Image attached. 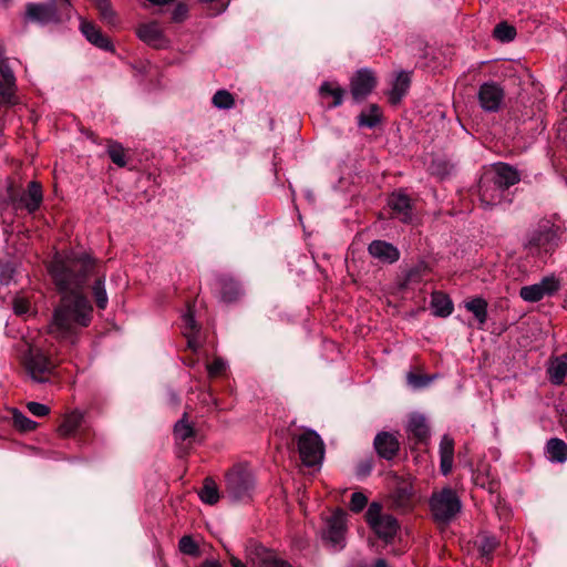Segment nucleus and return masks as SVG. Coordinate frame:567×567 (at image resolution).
I'll return each instance as SVG.
<instances>
[{"label": "nucleus", "instance_id": "33", "mask_svg": "<svg viewBox=\"0 0 567 567\" xmlns=\"http://www.w3.org/2000/svg\"><path fill=\"white\" fill-rule=\"evenodd\" d=\"M198 496L205 504L214 505L219 501V492L216 483L207 477L204 481V485L198 492Z\"/></svg>", "mask_w": 567, "mask_h": 567}, {"label": "nucleus", "instance_id": "60", "mask_svg": "<svg viewBox=\"0 0 567 567\" xmlns=\"http://www.w3.org/2000/svg\"><path fill=\"white\" fill-rule=\"evenodd\" d=\"M62 2H63V7H65V8H70L71 7V3H70L69 0H62Z\"/></svg>", "mask_w": 567, "mask_h": 567}, {"label": "nucleus", "instance_id": "45", "mask_svg": "<svg viewBox=\"0 0 567 567\" xmlns=\"http://www.w3.org/2000/svg\"><path fill=\"white\" fill-rule=\"evenodd\" d=\"M368 503V498L363 493L355 492L351 495L350 508L358 513L361 512Z\"/></svg>", "mask_w": 567, "mask_h": 567}, {"label": "nucleus", "instance_id": "50", "mask_svg": "<svg viewBox=\"0 0 567 567\" xmlns=\"http://www.w3.org/2000/svg\"><path fill=\"white\" fill-rule=\"evenodd\" d=\"M373 468V462L371 458L362 461L357 467V475L359 477L368 476Z\"/></svg>", "mask_w": 567, "mask_h": 567}, {"label": "nucleus", "instance_id": "46", "mask_svg": "<svg viewBox=\"0 0 567 567\" xmlns=\"http://www.w3.org/2000/svg\"><path fill=\"white\" fill-rule=\"evenodd\" d=\"M13 311L16 315H27L30 311V302L23 297H14L12 301Z\"/></svg>", "mask_w": 567, "mask_h": 567}, {"label": "nucleus", "instance_id": "41", "mask_svg": "<svg viewBox=\"0 0 567 567\" xmlns=\"http://www.w3.org/2000/svg\"><path fill=\"white\" fill-rule=\"evenodd\" d=\"M412 493L409 488H398L393 495V502L396 507L405 509L410 506Z\"/></svg>", "mask_w": 567, "mask_h": 567}, {"label": "nucleus", "instance_id": "15", "mask_svg": "<svg viewBox=\"0 0 567 567\" xmlns=\"http://www.w3.org/2000/svg\"><path fill=\"white\" fill-rule=\"evenodd\" d=\"M484 174L505 190L520 181L519 172L514 166L502 162L493 164Z\"/></svg>", "mask_w": 567, "mask_h": 567}, {"label": "nucleus", "instance_id": "12", "mask_svg": "<svg viewBox=\"0 0 567 567\" xmlns=\"http://www.w3.org/2000/svg\"><path fill=\"white\" fill-rule=\"evenodd\" d=\"M559 289V281L554 277H545L540 282L524 286L520 288L519 296L527 302H537L545 296H551Z\"/></svg>", "mask_w": 567, "mask_h": 567}, {"label": "nucleus", "instance_id": "17", "mask_svg": "<svg viewBox=\"0 0 567 567\" xmlns=\"http://www.w3.org/2000/svg\"><path fill=\"white\" fill-rule=\"evenodd\" d=\"M373 446L378 455L386 461L393 460L400 450V443L395 434L385 431L375 435Z\"/></svg>", "mask_w": 567, "mask_h": 567}, {"label": "nucleus", "instance_id": "4", "mask_svg": "<svg viewBox=\"0 0 567 567\" xmlns=\"http://www.w3.org/2000/svg\"><path fill=\"white\" fill-rule=\"evenodd\" d=\"M365 520L374 534L385 543L392 542L400 529L398 519L391 514L383 513L381 504L377 502L368 507Z\"/></svg>", "mask_w": 567, "mask_h": 567}, {"label": "nucleus", "instance_id": "13", "mask_svg": "<svg viewBox=\"0 0 567 567\" xmlns=\"http://www.w3.org/2000/svg\"><path fill=\"white\" fill-rule=\"evenodd\" d=\"M504 90L495 82H485L478 90V102L486 112H497L504 101Z\"/></svg>", "mask_w": 567, "mask_h": 567}, {"label": "nucleus", "instance_id": "8", "mask_svg": "<svg viewBox=\"0 0 567 567\" xmlns=\"http://www.w3.org/2000/svg\"><path fill=\"white\" fill-rule=\"evenodd\" d=\"M9 199L16 212L24 209L29 214H33L40 208L43 202L41 184L32 181L28 184L25 192H23L21 195L11 193L9 195Z\"/></svg>", "mask_w": 567, "mask_h": 567}, {"label": "nucleus", "instance_id": "27", "mask_svg": "<svg viewBox=\"0 0 567 567\" xmlns=\"http://www.w3.org/2000/svg\"><path fill=\"white\" fill-rule=\"evenodd\" d=\"M499 542L495 536L483 533L478 538V551L483 563L487 564L493 558L494 550L498 547Z\"/></svg>", "mask_w": 567, "mask_h": 567}, {"label": "nucleus", "instance_id": "14", "mask_svg": "<svg viewBox=\"0 0 567 567\" xmlns=\"http://www.w3.org/2000/svg\"><path fill=\"white\" fill-rule=\"evenodd\" d=\"M247 556L258 567H293L287 560L277 557L272 551L258 544L247 547Z\"/></svg>", "mask_w": 567, "mask_h": 567}, {"label": "nucleus", "instance_id": "19", "mask_svg": "<svg viewBox=\"0 0 567 567\" xmlns=\"http://www.w3.org/2000/svg\"><path fill=\"white\" fill-rule=\"evenodd\" d=\"M136 33L144 43L155 49H162L167 45V40L156 22L140 25Z\"/></svg>", "mask_w": 567, "mask_h": 567}, {"label": "nucleus", "instance_id": "7", "mask_svg": "<svg viewBox=\"0 0 567 567\" xmlns=\"http://www.w3.org/2000/svg\"><path fill=\"white\" fill-rule=\"evenodd\" d=\"M298 451L302 463L306 466H315L323 458V442L317 432L307 430L298 436Z\"/></svg>", "mask_w": 567, "mask_h": 567}, {"label": "nucleus", "instance_id": "40", "mask_svg": "<svg viewBox=\"0 0 567 567\" xmlns=\"http://www.w3.org/2000/svg\"><path fill=\"white\" fill-rule=\"evenodd\" d=\"M516 30L506 22H501L494 28V37L502 42L514 40Z\"/></svg>", "mask_w": 567, "mask_h": 567}, {"label": "nucleus", "instance_id": "1", "mask_svg": "<svg viewBox=\"0 0 567 567\" xmlns=\"http://www.w3.org/2000/svg\"><path fill=\"white\" fill-rule=\"evenodd\" d=\"M93 269L94 261L86 254L56 252L50 261L48 271L62 293L48 326L53 338L73 344L81 330L90 326L93 307L82 289Z\"/></svg>", "mask_w": 567, "mask_h": 567}, {"label": "nucleus", "instance_id": "30", "mask_svg": "<svg viewBox=\"0 0 567 567\" xmlns=\"http://www.w3.org/2000/svg\"><path fill=\"white\" fill-rule=\"evenodd\" d=\"M546 450L551 462L564 463L567 460V444L560 439H550Z\"/></svg>", "mask_w": 567, "mask_h": 567}, {"label": "nucleus", "instance_id": "24", "mask_svg": "<svg viewBox=\"0 0 567 567\" xmlns=\"http://www.w3.org/2000/svg\"><path fill=\"white\" fill-rule=\"evenodd\" d=\"M411 78L408 72L401 71L398 73L392 89L389 92V101L391 104L396 105L401 102L403 96L409 91Z\"/></svg>", "mask_w": 567, "mask_h": 567}, {"label": "nucleus", "instance_id": "38", "mask_svg": "<svg viewBox=\"0 0 567 567\" xmlns=\"http://www.w3.org/2000/svg\"><path fill=\"white\" fill-rule=\"evenodd\" d=\"M92 292L99 309H105L107 307V293L105 290V280L104 278H99L95 280Z\"/></svg>", "mask_w": 567, "mask_h": 567}, {"label": "nucleus", "instance_id": "55", "mask_svg": "<svg viewBox=\"0 0 567 567\" xmlns=\"http://www.w3.org/2000/svg\"><path fill=\"white\" fill-rule=\"evenodd\" d=\"M199 567H221L217 560H205Z\"/></svg>", "mask_w": 567, "mask_h": 567}, {"label": "nucleus", "instance_id": "58", "mask_svg": "<svg viewBox=\"0 0 567 567\" xmlns=\"http://www.w3.org/2000/svg\"><path fill=\"white\" fill-rule=\"evenodd\" d=\"M153 4L162 6L172 2L173 0H148Z\"/></svg>", "mask_w": 567, "mask_h": 567}, {"label": "nucleus", "instance_id": "10", "mask_svg": "<svg viewBox=\"0 0 567 567\" xmlns=\"http://www.w3.org/2000/svg\"><path fill=\"white\" fill-rule=\"evenodd\" d=\"M346 534V513L338 509L326 522L323 539L328 542L334 549L344 547Z\"/></svg>", "mask_w": 567, "mask_h": 567}, {"label": "nucleus", "instance_id": "5", "mask_svg": "<svg viewBox=\"0 0 567 567\" xmlns=\"http://www.w3.org/2000/svg\"><path fill=\"white\" fill-rule=\"evenodd\" d=\"M559 238V227L546 224L532 234L526 248L529 254L539 257L550 255L558 247Z\"/></svg>", "mask_w": 567, "mask_h": 567}, {"label": "nucleus", "instance_id": "34", "mask_svg": "<svg viewBox=\"0 0 567 567\" xmlns=\"http://www.w3.org/2000/svg\"><path fill=\"white\" fill-rule=\"evenodd\" d=\"M381 121L380 109L377 104H371L367 112H361L358 116V125L372 128Z\"/></svg>", "mask_w": 567, "mask_h": 567}, {"label": "nucleus", "instance_id": "59", "mask_svg": "<svg viewBox=\"0 0 567 567\" xmlns=\"http://www.w3.org/2000/svg\"><path fill=\"white\" fill-rule=\"evenodd\" d=\"M94 2H95L96 7L99 9V8L110 3V0H94Z\"/></svg>", "mask_w": 567, "mask_h": 567}, {"label": "nucleus", "instance_id": "11", "mask_svg": "<svg viewBox=\"0 0 567 567\" xmlns=\"http://www.w3.org/2000/svg\"><path fill=\"white\" fill-rule=\"evenodd\" d=\"M377 79L371 69L363 68L350 80V92L355 102L363 101L375 87Z\"/></svg>", "mask_w": 567, "mask_h": 567}, {"label": "nucleus", "instance_id": "49", "mask_svg": "<svg viewBox=\"0 0 567 567\" xmlns=\"http://www.w3.org/2000/svg\"><path fill=\"white\" fill-rule=\"evenodd\" d=\"M184 321V332H190V333H197L198 332V326L195 321V318L193 313L188 312L183 316Z\"/></svg>", "mask_w": 567, "mask_h": 567}, {"label": "nucleus", "instance_id": "23", "mask_svg": "<svg viewBox=\"0 0 567 567\" xmlns=\"http://www.w3.org/2000/svg\"><path fill=\"white\" fill-rule=\"evenodd\" d=\"M217 282L220 287L221 300L225 302H234L243 295L239 282L229 276H220Z\"/></svg>", "mask_w": 567, "mask_h": 567}, {"label": "nucleus", "instance_id": "35", "mask_svg": "<svg viewBox=\"0 0 567 567\" xmlns=\"http://www.w3.org/2000/svg\"><path fill=\"white\" fill-rule=\"evenodd\" d=\"M174 435L176 440L186 441L195 435L193 425L187 421V413L174 425Z\"/></svg>", "mask_w": 567, "mask_h": 567}, {"label": "nucleus", "instance_id": "3", "mask_svg": "<svg viewBox=\"0 0 567 567\" xmlns=\"http://www.w3.org/2000/svg\"><path fill=\"white\" fill-rule=\"evenodd\" d=\"M255 488V476L244 465H236L226 474V493L233 502L251 498Z\"/></svg>", "mask_w": 567, "mask_h": 567}, {"label": "nucleus", "instance_id": "43", "mask_svg": "<svg viewBox=\"0 0 567 567\" xmlns=\"http://www.w3.org/2000/svg\"><path fill=\"white\" fill-rule=\"evenodd\" d=\"M178 547L183 554H186L189 556H197L199 554L197 544L194 542V539L190 536H187V535L183 536L179 539Z\"/></svg>", "mask_w": 567, "mask_h": 567}, {"label": "nucleus", "instance_id": "42", "mask_svg": "<svg viewBox=\"0 0 567 567\" xmlns=\"http://www.w3.org/2000/svg\"><path fill=\"white\" fill-rule=\"evenodd\" d=\"M435 378V375H421L415 373H408V383L414 388V389H422L427 386L432 380Z\"/></svg>", "mask_w": 567, "mask_h": 567}, {"label": "nucleus", "instance_id": "22", "mask_svg": "<svg viewBox=\"0 0 567 567\" xmlns=\"http://www.w3.org/2000/svg\"><path fill=\"white\" fill-rule=\"evenodd\" d=\"M454 460V440L445 434L440 442V470L443 475L451 473Z\"/></svg>", "mask_w": 567, "mask_h": 567}, {"label": "nucleus", "instance_id": "51", "mask_svg": "<svg viewBox=\"0 0 567 567\" xmlns=\"http://www.w3.org/2000/svg\"><path fill=\"white\" fill-rule=\"evenodd\" d=\"M14 272L16 271L13 267L4 266L0 272V282L6 286L10 285V282L13 279Z\"/></svg>", "mask_w": 567, "mask_h": 567}, {"label": "nucleus", "instance_id": "48", "mask_svg": "<svg viewBox=\"0 0 567 567\" xmlns=\"http://www.w3.org/2000/svg\"><path fill=\"white\" fill-rule=\"evenodd\" d=\"M226 368V362L220 359L216 358L212 363L207 365L208 374L210 377H216L219 373H221Z\"/></svg>", "mask_w": 567, "mask_h": 567}, {"label": "nucleus", "instance_id": "47", "mask_svg": "<svg viewBox=\"0 0 567 567\" xmlns=\"http://www.w3.org/2000/svg\"><path fill=\"white\" fill-rule=\"evenodd\" d=\"M27 409L31 414L38 417H43L50 413V408L39 402H28Z\"/></svg>", "mask_w": 567, "mask_h": 567}, {"label": "nucleus", "instance_id": "21", "mask_svg": "<svg viewBox=\"0 0 567 567\" xmlns=\"http://www.w3.org/2000/svg\"><path fill=\"white\" fill-rule=\"evenodd\" d=\"M80 30L85 37V39L96 48L105 51L113 50L111 41L101 32V30L93 22L81 20Z\"/></svg>", "mask_w": 567, "mask_h": 567}, {"label": "nucleus", "instance_id": "53", "mask_svg": "<svg viewBox=\"0 0 567 567\" xmlns=\"http://www.w3.org/2000/svg\"><path fill=\"white\" fill-rule=\"evenodd\" d=\"M187 7L183 3H178L173 12V20L182 21L186 17Z\"/></svg>", "mask_w": 567, "mask_h": 567}, {"label": "nucleus", "instance_id": "26", "mask_svg": "<svg viewBox=\"0 0 567 567\" xmlns=\"http://www.w3.org/2000/svg\"><path fill=\"white\" fill-rule=\"evenodd\" d=\"M431 309L436 317H449L453 311L452 300L442 292H433L431 298Z\"/></svg>", "mask_w": 567, "mask_h": 567}, {"label": "nucleus", "instance_id": "56", "mask_svg": "<svg viewBox=\"0 0 567 567\" xmlns=\"http://www.w3.org/2000/svg\"><path fill=\"white\" fill-rule=\"evenodd\" d=\"M230 564L233 567H247L244 563H241L237 557L233 556L230 558Z\"/></svg>", "mask_w": 567, "mask_h": 567}, {"label": "nucleus", "instance_id": "44", "mask_svg": "<svg viewBox=\"0 0 567 567\" xmlns=\"http://www.w3.org/2000/svg\"><path fill=\"white\" fill-rule=\"evenodd\" d=\"M100 17L102 21L111 27H115L117 24V16L115 11L112 9L111 3H107L101 8H99Z\"/></svg>", "mask_w": 567, "mask_h": 567}, {"label": "nucleus", "instance_id": "37", "mask_svg": "<svg viewBox=\"0 0 567 567\" xmlns=\"http://www.w3.org/2000/svg\"><path fill=\"white\" fill-rule=\"evenodd\" d=\"M12 422L13 425L20 430L21 432H30L33 431L38 423L29 419L21 411L13 409L12 410Z\"/></svg>", "mask_w": 567, "mask_h": 567}, {"label": "nucleus", "instance_id": "32", "mask_svg": "<svg viewBox=\"0 0 567 567\" xmlns=\"http://www.w3.org/2000/svg\"><path fill=\"white\" fill-rule=\"evenodd\" d=\"M346 91L338 85L336 82L324 81L319 87V94L321 97L331 96L333 102L332 107H337L342 104Z\"/></svg>", "mask_w": 567, "mask_h": 567}, {"label": "nucleus", "instance_id": "36", "mask_svg": "<svg viewBox=\"0 0 567 567\" xmlns=\"http://www.w3.org/2000/svg\"><path fill=\"white\" fill-rule=\"evenodd\" d=\"M212 103L219 110H229L235 105V99L227 90H218L212 99Z\"/></svg>", "mask_w": 567, "mask_h": 567}, {"label": "nucleus", "instance_id": "29", "mask_svg": "<svg viewBox=\"0 0 567 567\" xmlns=\"http://www.w3.org/2000/svg\"><path fill=\"white\" fill-rule=\"evenodd\" d=\"M408 430L419 442L426 441L430 435L426 420L422 415H413L409 421Z\"/></svg>", "mask_w": 567, "mask_h": 567}, {"label": "nucleus", "instance_id": "16", "mask_svg": "<svg viewBox=\"0 0 567 567\" xmlns=\"http://www.w3.org/2000/svg\"><path fill=\"white\" fill-rule=\"evenodd\" d=\"M388 205L392 210L394 218L408 224L412 221L413 204L411 198L402 190L392 193L389 196Z\"/></svg>", "mask_w": 567, "mask_h": 567}, {"label": "nucleus", "instance_id": "18", "mask_svg": "<svg viewBox=\"0 0 567 567\" xmlns=\"http://www.w3.org/2000/svg\"><path fill=\"white\" fill-rule=\"evenodd\" d=\"M27 17L41 24L60 22L56 7L52 3H29Z\"/></svg>", "mask_w": 567, "mask_h": 567}, {"label": "nucleus", "instance_id": "57", "mask_svg": "<svg viewBox=\"0 0 567 567\" xmlns=\"http://www.w3.org/2000/svg\"><path fill=\"white\" fill-rule=\"evenodd\" d=\"M374 567H390L385 559L379 558L377 559Z\"/></svg>", "mask_w": 567, "mask_h": 567}, {"label": "nucleus", "instance_id": "20", "mask_svg": "<svg viewBox=\"0 0 567 567\" xmlns=\"http://www.w3.org/2000/svg\"><path fill=\"white\" fill-rule=\"evenodd\" d=\"M369 254L380 261L393 264L400 258L399 249L384 240H373L368 247Z\"/></svg>", "mask_w": 567, "mask_h": 567}, {"label": "nucleus", "instance_id": "39", "mask_svg": "<svg viewBox=\"0 0 567 567\" xmlns=\"http://www.w3.org/2000/svg\"><path fill=\"white\" fill-rule=\"evenodd\" d=\"M107 154L111 161L120 167L126 165L125 150L117 142H111L107 146Z\"/></svg>", "mask_w": 567, "mask_h": 567}, {"label": "nucleus", "instance_id": "9", "mask_svg": "<svg viewBox=\"0 0 567 567\" xmlns=\"http://www.w3.org/2000/svg\"><path fill=\"white\" fill-rule=\"evenodd\" d=\"M478 196L481 204L485 208H492L504 202H512V199L508 198L506 190L503 189L498 184L494 183V181L485 174L482 175L478 182Z\"/></svg>", "mask_w": 567, "mask_h": 567}, {"label": "nucleus", "instance_id": "54", "mask_svg": "<svg viewBox=\"0 0 567 567\" xmlns=\"http://www.w3.org/2000/svg\"><path fill=\"white\" fill-rule=\"evenodd\" d=\"M423 268H424L423 266H419V267L410 269V271L408 272V280L412 281V280H415L416 278H419L421 276V270Z\"/></svg>", "mask_w": 567, "mask_h": 567}, {"label": "nucleus", "instance_id": "25", "mask_svg": "<svg viewBox=\"0 0 567 567\" xmlns=\"http://www.w3.org/2000/svg\"><path fill=\"white\" fill-rule=\"evenodd\" d=\"M83 422V414L75 410L68 413L58 429L60 436L68 437L75 434Z\"/></svg>", "mask_w": 567, "mask_h": 567}, {"label": "nucleus", "instance_id": "31", "mask_svg": "<svg viewBox=\"0 0 567 567\" xmlns=\"http://www.w3.org/2000/svg\"><path fill=\"white\" fill-rule=\"evenodd\" d=\"M466 310L472 312L477 320L480 328H482L487 321V302L483 298H474L464 303Z\"/></svg>", "mask_w": 567, "mask_h": 567}, {"label": "nucleus", "instance_id": "2", "mask_svg": "<svg viewBox=\"0 0 567 567\" xmlns=\"http://www.w3.org/2000/svg\"><path fill=\"white\" fill-rule=\"evenodd\" d=\"M429 505L434 520L440 524H449L462 508L460 497L451 487L433 492Z\"/></svg>", "mask_w": 567, "mask_h": 567}, {"label": "nucleus", "instance_id": "28", "mask_svg": "<svg viewBox=\"0 0 567 567\" xmlns=\"http://www.w3.org/2000/svg\"><path fill=\"white\" fill-rule=\"evenodd\" d=\"M549 380L553 384L559 385L567 375V354L556 358L548 368Z\"/></svg>", "mask_w": 567, "mask_h": 567}, {"label": "nucleus", "instance_id": "6", "mask_svg": "<svg viewBox=\"0 0 567 567\" xmlns=\"http://www.w3.org/2000/svg\"><path fill=\"white\" fill-rule=\"evenodd\" d=\"M23 361L28 374L39 383L47 382L54 369L50 358L38 347H30Z\"/></svg>", "mask_w": 567, "mask_h": 567}, {"label": "nucleus", "instance_id": "52", "mask_svg": "<svg viewBox=\"0 0 567 567\" xmlns=\"http://www.w3.org/2000/svg\"><path fill=\"white\" fill-rule=\"evenodd\" d=\"M197 333L184 332V336L187 338V347L196 352L200 344L196 337Z\"/></svg>", "mask_w": 567, "mask_h": 567}]
</instances>
